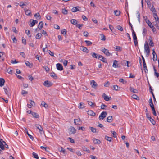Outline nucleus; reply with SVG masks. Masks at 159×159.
Here are the masks:
<instances>
[{"mask_svg": "<svg viewBox=\"0 0 159 159\" xmlns=\"http://www.w3.org/2000/svg\"><path fill=\"white\" fill-rule=\"evenodd\" d=\"M144 48L145 52H146V56L147 57H148L150 54V51L149 46L147 42H146L144 44Z\"/></svg>", "mask_w": 159, "mask_h": 159, "instance_id": "f257e3e1", "label": "nucleus"}, {"mask_svg": "<svg viewBox=\"0 0 159 159\" xmlns=\"http://www.w3.org/2000/svg\"><path fill=\"white\" fill-rule=\"evenodd\" d=\"M107 115V113L106 111H103L102 112L99 116V119L100 120H102L105 118Z\"/></svg>", "mask_w": 159, "mask_h": 159, "instance_id": "f03ea898", "label": "nucleus"}, {"mask_svg": "<svg viewBox=\"0 0 159 159\" xmlns=\"http://www.w3.org/2000/svg\"><path fill=\"white\" fill-rule=\"evenodd\" d=\"M74 123L77 125H80L81 124L82 122L80 118L74 119Z\"/></svg>", "mask_w": 159, "mask_h": 159, "instance_id": "7ed1b4c3", "label": "nucleus"}, {"mask_svg": "<svg viewBox=\"0 0 159 159\" xmlns=\"http://www.w3.org/2000/svg\"><path fill=\"white\" fill-rule=\"evenodd\" d=\"M44 86L47 87H49L52 85V83L48 80L44 82L43 83Z\"/></svg>", "mask_w": 159, "mask_h": 159, "instance_id": "20e7f679", "label": "nucleus"}, {"mask_svg": "<svg viewBox=\"0 0 159 159\" xmlns=\"http://www.w3.org/2000/svg\"><path fill=\"white\" fill-rule=\"evenodd\" d=\"M56 67L57 69L60 71H61L63 70V67L62 64L60 63H57L56 64Z\"/></svg>", "mask_w": 159, "mask_h": 159, "instance_id": "39448f33", "label": "nucleus"}, {"mask_svg": "<svg viewBox=\"0 0 159 159\" xmlns=\"http://www.w3.org/2000/svg\"><path fill=\"white\" fill-rule=\"evenodd\" d=\"M70 132H71V134H75L76 131V129L72 126H71L69 129Z\"/></svg>", "mask_w": 159, "mask_h": 159, "instance_id": "423d86ee", "label": "nucleus"}, {"mask_svg": "<svg viewBox=\"0 0 159 159\" xmlns=\"http://www.w3.org/2000/svg\"><path fill=\"white\" fill-rule=\"evenodd\" d=\"M98 59L103 62L107 63V61L106 58L103 57L102 56L99 55L98 56Z\"/></svg>", "mask_w": 159, "mask_h": 159, "instance_id": "0eeeda50", "label": "nucleus"}, {"mask_svg": "<svg viewBox=\"0 0 159 159\" xmlns=\"http://www.w3.org/2000/svg\"><path fill=\"white\" fill-rule=\"evenodd\" d=\"M90 84L92 87L94 88H95L97 86V84L94 80H92L91 81Z\"/></svg>", "mask_w": 159, "mask_h": 159, "instance_id": "6e6552de", "label": "nucleus"}, {"mask_svg": "<svg viewBox=\"0 0 159 159\" xmlns=\"http://www.w3.org/2000/svg\"><path fill=\"white\" fill-rule=\"evenodd\" d=\"M102 97L104 98V99L106 101H108L111 99V97H109L105 93H103L102 95Z\"/></svg>", "mask_w": 159, "mask_h": 159, "instance_id": "1a4fd4ad", "label": "nucleus"}, {"mask_svg": "<svg viewBox=\"0 0 159 159\" xmlns=\"http://www.w3.org/2000/svg\"><path fill=\"white\" fill-rule=\"evenodd\" d=\"M118 61L116 60H115L114 61L112 66L114 68H119L120 67V66L117 63Z\"/></svg>", "mask_w": 159, "mask_h": 159, "instance_id": "9d476101", "label": "nucleus"}, {"mask_svg": "<svg viewBox=\"0 0 159 159\" xmlns=\"http://www.w3.org/2000/svg\"><path fill=\"white\" fill-rule=\"evenodd\" d=\"M152 51H153L152 54H153V61H155L157 60V57L155 51L153 49Z\"/></svg>", "mask_w": 159, "mask_h": 159, "instance_id": "9b49d317", "label": "nucleus"}, {"mask_svg": "<svg viewBox=\"0 0 159 159\" xmlns=\"http://www.w3.org/2000/svg\"><path fill=\"white\" fill-rule=\"evenodd\" d=\"M93 143L95 144H99L101 143L100 140L96 138H93Z\"/></svg>", "mask_w": 159, "mask_h": 159, "instance_id": "f8f14e48", "label": "nucleus"}, {"mask_svg": "<svg viewBox=\"0 0 159 159\" xmlns=\"http://www.w3.org/2000/svg\"><path fill=\"white\" fill-rule=\"evenodd\" d=\"M3 140L2 139H0V148H1L2 150H4L5 148L4 146V144H3Z\"/></svg>", "mask_w": 159, "mask_h": 159, "instance_id": "ddd939ff", "label": "nucleus"}, {"mask_svg": "<svg viewBox=\"0 0 159 159\" xmlns=\"http://www.w3.org/2000/svg\"><path fill=\"white\" fill-rule=\"evenodd\" d=\"M80 8L79 7H73L71 9L72 11V12H76L77 11H80L79 8Z\"/></svg>", "mask_w": 159, "mask_h": 159, "instance_id": "4468645a", "label": "nucleus"}, {"mask_svg": "<svg viewBox=\"0 0 159 159\" xmlns=\"http://www.w3.org/2000/svg\"><path fill=\"white\" fill-rule=\"evenodd\" d=\"M3 89L4 90L5 94L7 95L8 97H9L10 95V94L8 92L9 88H8V87L6 88L4 87Z\"/></svg>", "mask_w": 159, "mask_h": 159, "instance_id": "2eb2a0df", "label": "nucleus"}, {"mask_svg": "<svg viewBox=\"0 0 159 159\" xmlns=\"http://www.w3.org/2000/svg\"><path fill=\"white\" fill-rule=\"evenodd\" d=\"M87 112L88 115L92 116H94L95 115V113L92 110L88 111Z\"/></svg>", "mask_w": 159, "mask_h": 159, "instance_id": "dca6fc26", "label": "nucleus"}, {"mask_svg": "<svg viewBox=\"0 0 159 159\" xmlns=\"http://www.w3.org/2000/svg\"><path fill=\"white\" fill-rule=\"evenodd\" d=\"M5 80L2 78H0V86L2 87L4 85Z\"/></svg>", "mask_w": 159, "mask_h": 159, "instance_id": "f3484780", "label": "nucleus"}, {"mask_svg": "<svg viewBox=\"0 0 159 159\" xmlns=\"http://www.w3.org/2000/svg\"><path fill=\"white\" fill-rule=\"evenodd\" d=\"M35 126L40 131H43V128L40 125L38 124H36L35 125Z\"/></svg>", "mask_w": 159, "mask_h": 159, "instance_id": "a211bd4d", "label": "nucleus"}, {"mask_svg": "<svg viewBox=\"0 0 159 159\" xmlns=\"http://www.w3.org/2000/svg\"><path fill=\"white\" fill-rule=\"evenodd\" d=\"M25 64L27 66H28L30 68L32 67V64H31L28 61H25Z\"/></svg>", "mask_w": 159, "mask_h": 159, "instance_id": "6ab92c4d", "label": "nucleus"}, {"mask_svg": "<svg viewBox=\"0 0 159 159\" xmlns=\"http://www.w3.org/2000/svg\"><path fill=\"white\" fill-rule=\"evenodd\" d=\"M25 129L24 130V131L26 133V134L28 135V136L31 139L33 140V139H34V137L31 135L29 134V133H28V131L27 129L25 128Z\"/></svg>", "mask_w": 159, "mask_h": 159, "instance_id": "aec40b11", "label": "nucleus"}, {"mask_svg": "<svg viewBox=\"0 0 159 159\" xmlns=\"http://www.w3.org/2000/svg\"><path fill=\"white\" fill-rule=\"evenodd\" d=\"M112 116H108L107 119V122L110 123L112 121L113 119H112Z\"/></svg>", "mask_w": 159, "mask_h": 159, "instance_id": "412c9836", "label": "nucleus"}, {"mask_svg": "<svg viewBox=\"0 0 159 159\" xmlns=\"http://www.w3.org/2000/svg\"><path fill=\"white\" fill-rule=\"evenodd\" d=\"M58 150L63 154L66 153V151L62 147H60L58 148Z\"/></svg>", "mask_w": 159, "mask_h": 159, "instance_id": "4be33fe9", "label": "nucleus"}, {"mask_svg": "<svg viewBox=\"0 0 159 159\" xmlns=\"http://www.w3.org/2000/svg\"><path fill=\"white\" fill-rule=\"evenodd\" d=\"M31 114L34 117L39 118V116L36 112H32Z\"/></svg>", "mask_w": 159, "mask_h": 159, "instance_id": "5701e85b", "label": "nucleus"}, {"mask_svg": "<svg viewBox=\"0 0 159 159\" xmlns=\"http://www.w3.org/2000/svg\"><path fill=\"white\" fill-rule=\"evenodd\" d=\"M130 91L134 93H138V91L136 89H135L132 87H130Z\"/></svg>", "mask_w": 159, "mask_h": 159, "instance_id": "b1692460", "label": "nucleus"}, {"mask_svg": "<svg viewBox=\"0 0 159 159\" xmlns=\"http://www.w3.org/2000/svg\"><path fill=\"white\" fill-rule=\"evenodd\" d=\"M38 23V21L36 20H33L32 22L30 23V26L33 27L36 24Z\"/></svg>", "mask_w": 159, "mask_h": 159, "instance_id": "393cba45", "label": "nucleus"}, {"mask_svg": "<svg viewBox=\"0 0 159 159\" xmlns=\"http://www.w3.org/2000/svg\"><path fill=\"white\" fill-rule=\"evenodd\" d=\"M28 5V3L26 2H24L23 3L22 2H20V6L22 8H23V7L24 6H26Z\"/></svg>", "mask_w": 159, "mask_h": 159, "instance_id": "a878e982", "label": "nucleus"}, {"mask_svg": "<svg viewBox=\"0 0 159 159\" xmlns=\"http://www.w3.org/2000/svg\"><path fill=\"white\" fill-rule=\"evenodd\" d=\"M4 52H0V61H3L4 60V58L2 57V56L4 54Z\"/></svg>", "mask_w": 159, "mask_h": 159, "instance_id": "bb28decb", "label": "nucleus"}, {"mask_svg": "<svg viewBox=\"0 0 159 159\" xmlns=\"http://www.w3.org/2000/svg\"><path fill=\"white\" fill-rule=\"evenodd\" d=\"M153 16L155 18V20L156 21H158L159 22V19L157 16V14L156 13H154L153 14Z\"/></svg>", "mask_w": 159, "mask_h": 159, "instance_id": "cd10ccee", "label": "nucleus"}, {"mask_svg": "<svg viewBox=\"0 0 159 159\" xmlns=\"http://www.w3.org/2000/svg\"><path fill=\"white\" fill-rule=\"evenodd\" d=\"M41 105L42 106L44 107L45 108H46L48 107V106L44 102L42 101L41 103Z\"/></svg>", "mask_w": 159, "mask_h": 159, "instance_id": "c85d7f7f", "label": "nucleus"}, {"mask_svg": "<svg viewBox=\"0 0 159 159\" xmlns=\"http://www.w3.org/2000/svg\"><path fill=\"white\" fill-rule=\"evenodd\" d=\"M132 35L134 41L137 40V36L134 31L132 32Z\"/></svg>", "mask_w": 159, "mask_h": 159, "instance_id": "c756f323", "label": "nucleus"}, {"mask_svg": "<svg viewBox=\"0 0 159 159\" xmlns=\"http://www.w3.org/2000/svg\"><path fill=\"white\" fill-rule=\"evenodd\" d=\"M71 23L72 24L74 25H76L77 24V21L75 19H72L70 21Z\"/></svg>", "mask_w": 159, "mask_h": 159, "instance_id": "7c9ffc66", "label": "nucleus"}, {"mask_svg": "<svg viewBox=\"0 0 159 159\" xmlns=\"http://www.w3.org/2000/svg\"><path fill=\"white\" fill-rule=\"evenodd\" d=\"M43 23L42 21H41L39 23V26L38 28L40 30H41V29L43 27Z\"/></svg>", "mask_w": 159, "mask_h": 159, "instance_id": "2f4dec72", "label": "nucleus"}, {"mask_svg": "<svg viewBox=\"0 0 159 159\" xmlns=\"http://www.w3.org/2000/svg\"><path fill=\"white\" fill-rule=\"evenodd\" d=\"M143 64L144 70L145 72L146 73H147V72L148 71V69H147L146 63H143Z\"/></svg>", "mask_w": 159, "mask_h": 159, "instance_id": "473e14b6", "label": "nucleus"}, {"mask_svg": "<svg viewBox=\"0 0 159 159\" xmlns=\"http://www.w3.org/2000/svg\"><path fill=\"white\" fill-rule=\"evenodd\" d=\"M148 119L153 125H155L156 122L154 120L151 118V117L149 118Z\"/></svg>", "mask_w": 159, "mask_h": 159, "instance_id": "72a5a7b5", "label": "nucleus"}, {"mask_svg": "<svg viewBox=\"0 0 159 159\" xmlns=\"http://www.w3.org/2000/svg\"><path fill=\"white\" fill-rule=\"evenodd\" d=\"M115 14L116 16H118L120 15V11L117 10H116L114 11Z\"/></svg>", "mask_w": 159, "mask_h": 159, "instance_id": "f704fd0d", "label": "nucleus"}, {"mask_svg": "<svg viewBox=\"0 0 159 159\" xmlns=\"http://www.w3.org/2000/svg\"><path fill=\"white\" fill-rule=\"evenodd\" d=\"M24 10H26L25 13V14L26 15L28 16V15H30V14L31 13L30 10H26L25 8V9Z\"/></svg>", "mask_w": 159, "mask_h": 159, "instance_id": "c9c22d12", "label": "nucleus"}, {"mask_svg": "<svg viewBox=\"0 0 159 159\" xmlns=\"http://www.w3.org/2000/svg\"><path fill=\"white\" fill-rule=\"evenodd\" d=\"M105 139L107 141L111 142L112 139L111 137H108L107 136H105Z\"/></svg>", "mask_w": 159, "mask_h": 159, "instance_id": "e433bc0d", "label": "nucleus"}, {"mask_svg": "<svg viewBox=\"0 0 159 159\" xmlns=\"http://www.w3.org/2000/svg\"><path fill=\"white\" fill-rule=\"evenodd\" d=\"M116 28V29H118L119 30L122 31L123 30V28L120 25H117Z\"/></svg>", "mask_w": 159, "mask_h": 159, "instance_id": "4c0bfd02", "label": "nucleus"}, {"mask_svg": "<svg viewBox=\"0 0 159 159\" xmlns=\"http://www.w3.org/2000/svg\"><path fill=\"white\" fill-rule=\"evenodd\" d=\"M89 128L92 132L94 133H97L96 129L95 128L91 127H90Z\"/></svg>", "mask_w": 159, "mask_h": 159, "instance_id": "58836bf2", "label": "nucleus"}, {"mask_svg": "<svg viewBox=\"0 0 159 159\" xmlns=\"http://www.w3.org/2000/svg\"><path fill=\"white\" fill-rule=\"evenodd\" d=\"M79 108L80 109H83L84 108V103H80V106Z\"/></svg>", "mask_w": 159, "mask_h": 159, "instance_id": "ea45409f", "label": "nucleus"}, {"mask_svg": "<svg viewBox=\"0 0 159 159\" xmlns=\"http://www.w3.org/2000/svg\"><path fill=\"white\" fill-rule=\"evenodd\" d=\"M82 47L83 48L81 50L82 51L84 52H86L87 53H88V49L87 48H86L84 47Z\"/></svg>", "mask_w": 159, "mask_h": 159, "instance_id": "a19ab883", "label": "nucleus"}, {"mask_svg": "<svg viewBox=\"0 0 159 159\" xmlns=\"http://www.w3.org/2000/svg\"><path fill=\"white\" fill-rule=\"evenodd\" d=\"M132 97L133 99L137 100H139V97L137 95L134 94L132 95Z\"/></svg>", "mask_w": 159, "mask_h": 159, "instance_id": "79ce46f5", "label": "nucleus"}, {"mask_svg": "<svg viewBox=\"0 0 159 159\" xmlns=\"http://www.w3.org/2000/svg\"><path fill=\"white\" fill-rule=\"evenodd\" d=\"M146 22L150 27H151L152 26H153L152 24L148 20H146Z\"/></svg>", "mask_w": 159, "mask_h": 159, "instance_id": "37998d69", "label": "nucleus"}, {"mask_svg": "<svg viewBox=\"0 0 159 159\" xmlns=\"http://www.w3.org/2000/svg\"><path fill=\"white\" fill-rule=\"evenodd\" d=\"M88 104L89 105L92 107H94L95 105V103H93L91 101H88Z\"/></svg>", "mask_w": 159, "mask_h": 159, "instance_id": "c03bdc74", "label": "nucleus"}, {"mask_svg": "<svg viewBox=\"0 0 159 159\" xmlns=\"http://www.w3.org/2000/svg\"><path fill=\"white\" fill-rule=\"evenodd\" d=\"M42 36V34L40 33H38L37 34V35L36 36V38L37 39H39L41 38Z\"/></svg>", "mask_w": 159, "mask_h": 159, "instance_id": "a18cd8bd", "label": "nucleus"}, {"mask_svg": "<svg viewBox=\"0 0 159 159\" xmlns=\"http://www.w3.org/2000/svg\"><path fill=\"white\" fill-rule=\"evenodd\" d=\"M62 13L63 14L66 15L67 14L68 11L65 9H62Z\"/></svg>", "mask_w": 159, "mask_h": 159, "instance_id": "49530a36", "label": "nucleus"}, {"mask_svg": "<svg viewBox=\"0 0 159 159\" xmlns=\"http://www.w3.org/2000/svg\"><path fill=\"white\" fill-rule=\"evenodd\" d=\"M84 42L87 44V46H90L92 44V43L89 41L85 40Z\"/></svg>", "mask_w": 159, "mask_h": 159, "instance_id": "de8ad7c7", "label": "nucleus"}, {"mask_svg": "<svg viewBox=\"0 0 159 159\" xmlns=\"http://www.w3.org/2000/svg\"><path fill=\"white\" fill-rule=\"evenodd\" d=\"M33 155L34 157V158H35L36 159H39V157H38V155L36 153H35L34 152H33Z\"/></svg>", "mask_w": 159, "mask_h": 159, "instance_id": "09e8293b", "label": "nucleus"}, {"mask_svg": "<svg viewBox=\"0 0 159 159\" xmlns=\"http://www.w3.org/2000/svg\"><path fill=\"white\" fill-rule=\"evenodd\" d=\"M66 29H63L61 30V33L63 35H66Z\"/></svg>", "mask_w": 159, "mask_h": 159, "instance_id": "8fccbe9b", "label": "nucleus"}, {"mask_svg": "<svg viewBox=\"0 0 159 159\" xmlns=\"http://www.w3.org/2000/svg\"><path fill=\"white\" fill-rule=\"evenodd\" d=\"M119 82L123 83V84H124L125 83H126V81H125V80L122 78H121L119 80Z\"/></svg>", "mask_w": 159, "mask_h": 159, "instance_id": "3c124183", "label": "nucleus"}, {"mask_svg": "<svg viewBox=\"0 0 159 159\" xmlns=\"http://www.w3.org/2000/svg\"><path fill=\"white\" fill-rule=\"evenodd\" d=\"M111 132L113 134V137H114L115 138L116 137L117 134L114 131H111Z\"/></svg>", "mask_w": 159, "mask_h": 159, "instance_id": "603ef678", "label": "nucleus"}, {"mask_svg": "<svg viewBox=\"0 0 159 159\" xmlns=\"http://www.w3.org/2000/svg\"><path fill=\"white\" fill-rule=\"evenodd\" d=\"M51 76L55 79H57V76L56 74L54 72H53L52 74L51 75Z\"/></svg>", "mask_w": 159, "mask_h": 159, "instance_id": "864d4df0", "label": "nucleus"}, {"mask_svg": "<svg viewBox=\"0 0 159 159\" xmlns=\"http://www.w3.org/2000/svg\"><path fill=\"white\" fill-rule=\"evenodd\" d=\"M149 40H150L149 45L151 47H153L154 46L153 42H152V40H151L150 39H149Z\"/></svg>", "mask_w": 159, "mask_h": 159, "instance_id": "5fc2aeb1", "label": "nucleus"}, {"mask_svg": "<svg viewBox=\"0 0 159 159\" xmlns=\"http://www.w3.org/2000/svg\"><path fill=\"white\" fill-rule=\"evenodd\" d=\"M78 130L81 129L82 131H84L85 130V128L83 127H78Z\"/></svg>", "mask_w": 159, "mask_h": 159, "instance_id": "6e6d98bb", "label": "nucleus"}, {"mask_svg": "<svg viewBox=\"0 0 159 159\" xmlns=\"http://www.w3.org/2000/svg\"><path fill=\"white\" fill-rule=\"evenodd\" d=\"M30 31L29 30H25V33L29 36V37H31V35L30 36H29V34H30Z\"/></svg>", "mask_w": 159, "mask_h": 159, "instance_id": "4d7b16f0", "label": "nucleus"}, {"mask_svg": "<svg viewBox=\"0 0 159 159\" xmlns=\"http://www.w3.org/2000/svg\"><path fill=\"white\" fill-rule=\"evenodd\" d=\"M22 43H24L25 45L26 44V40L24 37H22Z\"/></svg>", "mask_w": 159, "mask_h": 159, "instance_id": "13d9d810", "label": "nucleus"}, {"mask_svg": "<svg viewBox=\"0 0 159 159\" xmlns=\"http://www.w3.org/2000/svg\"><path fill=\"white\" fill-rule=\"evenodd\" d=\"M97 56H98V55H97V54L95 53H93L92 54V56L93 58H97Z\"/></svg>", "mask_w": 159, "mask_h": 159, "instance_id": "bf43d9fd", "label": "nucleus"}, {"mask_svg": "<svg viewBox=\"0 0 159 159\" xmlns=\"http://www.w3.org/2000/svg\"><path fill=\"white\" fill-rule=\"evenodd\" d=\"M83 150L84 151H85L87 152V153H89L90 152V150L89 149H88L87 148L84 147L83 148Z\"/></svg>", "mask_w": 159, "mask_h": 159, "instance_id": "052dcab7", "label": "nucleus"}, {"mask_svg": "<svg viewBox=\"0 0 159 159\" xmlns=\"http://www.w3.org/2000/svg\"><path fill=\"white\" fill-rule=\"evenodd\" d=\"M43 68L45 69V70L47 72H48L49 70V69L48 68V66H44L43 67Z\"/></svg>", "mask_w": 159, "mask_h": 159, "instance_id": "680f3d73", "label": "nucleus"}, {"mask_svg": "<svg viewBox=\"0 0 159 159\" xmlns=\"http://www.w3.org/2000/svg\"><path fill=\"white\" fill-rule=\"evenodd\" d=\"M113 88L114 90L116 91H118L119 87L117 85H115L113 86Z\"/></svg>", "mask_w": 159, "mask_h": 159, "instance_id": "e2e57ef3", "label": "nucleus"}, {"mask_svg": "<svg viewBox=\"0 0 159 159\" xmlns=\"http://www.w3.org/2000/svg\"><path fill=\"white\" fill-rule=\"evenodd\" d=\"M27 93H28V92H27L25 90H23L22 91L21 94L22 95H24L25 94H26Z\"/></svg>", "mask_w": 159, "mask_h": 159, "instance_id": "0e129e2a", "label": "nucleus"}, {"mask_svg": "<svg viewBox=\"0 0 159 159\" xmlns=\"http://www.w3.org/2000/svg\"><path fill=\"white\" fill-rule=\"evenodd\" d=\"M83 34L84 36L87 37L88 36L89 33L87 32L84 31L83 32Z\"/></svg>", "mask_w": 159, "mask_h": 159, "instance_id": "69168bd1", "label": "nucleus"}, {"mask_svg": "<svg viewBox=\"0 0 159 159\" xmlns=\"http://www.w3.org/2000/svg\"><path fill=\"white\" fill-rule=\"evenodd\" d=\"M83 24H77L76 26L79 29H81V27L83 25Z\"/></svg>", "mask_w": 159, "mask_h": 159, "instance_id": "338daca9", "label": "nucleus"}, {"mask_svg": "<svg viewBox=\"0 0 159 159\" xmlns=\"http://www.w3.org/2000/svg\"><path fill=\"white\" fill-rule=\"evenodd\" d=\"M82 17L84 20L86 21L88 20L87 18L84 15H83Z\"/></svg>", "mask_w": 159, "mask_h": 159, "instance_id": "774afa93", "label": "nucleus"}]
</instances>
